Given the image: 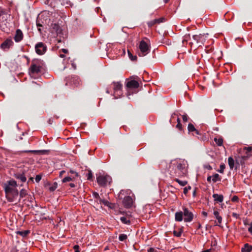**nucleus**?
Instances as JSON below:
<instances>
[{
	"label": "nucleus",
	"mask_w": 252,
	"mask_h": 252,
	"mask_svg": "<svg viewBox=\"0 0 252 252\" xmlns=\"http://www.w3.org/2000/svg\"><path fill=\"white\" fill-rule=\"evenodd\" d=\"M187 161L185 160L174 161L171 163L170 174L173 176H184L187 173Z\"/></svg>",
	"instance_id": "obj_1"
},
{
	"label": "nucleus",
	"mask_w": 252,
	"mask_h": 252,
	"mask_svg": "<svg viewBox=\"0 0 252 252\" xmlns=\"http://www.w3.org/2000/svg\"><path fill=\"white\" fill-rule=\"evenodd\" d=\"M12 16L10 14L0 10V28L3 32H7L10 27Z\"/></svg>",
	"instance_id": "obj_2"
},
{
	"label": "nucleus",
	"mask_w": 252,
	"mask_h": 252,
	"mask_svg": "<svg viewBox=\"0 0 252 252\" xmlns=\"http://www.w3.org/2000/svg\"><path fill=\"white\" fill-rule=\"evenodd\" d=\"M207 34H201L194 35L192 36V40L189 43V44L191 48L196 49L197 47L201 46L205 43L206 38Z\"/></svg>",
	"instance_id": "obj_3"
},
{
	"label": "nucleus",
	"mask_w": 252,
	"mask_h": 252,
	"mask_svg": "<svg viewBox=\"0 0 252 252\" xmlns=\"http://www.w3.org/2000/svg\"><path fill=\"white\" fill-rule=\"evenodd\" d=\"M147 41L144 40H141L138 45V48L139 50L138 55L140 57H144L147 55L150 51V43L149 40L146 38Z\"/></svg>",
	"instance_id": "obj_4"
},
{
	"label": "nucleus",
	"mask_w": 252,
	"mask_h": 252,
	"mask_svg": "<svg viewBox=\"0 0 252 252\" xmlns=\"http://www.w3.org/2000/svg\"><path fill=\"white\" fill-rule=\"evenodd\" d=\"M96 176L97 182L100 186L105 187L112 182L111 177L108 175L99 173L97 174Z\"/></svg>",
	"instance_id": "obj_5"
},
{
	"label": "nucleus",
	"mask_w": 252,
	"mask_h": 252,
	"mask_svg": "<svg viewBox=\"0 0 252 252\" xmlns=\"http://www.w3.org/2000/svg\"><path fill=\"white\" fill-rule=\"evenodd\" d=\"M41 65L38 61H33L31 64L29 70V73L32 77H34V75L38 74L40 72Z\"/></svg>",
	"instance_id": "obj_6"
},
{
	"label": "nucleus",
	"mask_w": 252,
	"mask_h": 252,
	"mask_svg": "<svg viewBox=\"0 0 252 252\" xmlns=\"http://www.w3.org/2000/svg\"><path fill=\"white\" fill-rule=\"evenodd\" d=\"M17 183L14 180H10L8 182L7 184L5 185L4 190L5 195L11 193L13 192L17 191L18 190L16 189Z\"/></svg>",
	"instance_id": "obj_7"
},
{
	"label": "nucleus",
	"mask_w": 252,
	"mask_h": 252,
	"mask_svg": "<svg viewBox=\"0 0 252 252\" xmlns=\"http://www.w3.org/2000/svg\"><path fill=\"white\" fill-rule=\"evenodd\" d=\"M5 195L7 200L14 204H17L20 200V198L18 197V191L13 192Z\"/></svg>",
	"instance_id": "obj_8"
},
{
	"label": "nucleus",
	"mask_w": 252,
	"mask_h": 252,
	"mask_svg": "<svg viewBox=\"0 0 252 252\" xmlns=\"http://www.w3.org/2000/svg\"><path fill=\"white\" fill-rule=\"evenodd\" d=\"M113 87L115 97V98H118L122 94L121 90L122 85L119 82H114Z\"/></svg>",
	"instance_id": "obj_9"
},
{
	"label": "nucleus",
	"mask_w": 252,
	"mask_h": 252,
	"mask_svg": "<svg viewBox=\"0 0 252 252\" xmlns=\"http://www.w3.org/2000/svg\"><path fill=\"white\" fill-rule=\"evenodd\" d=\"M35 49L37 54L41 55L46 51V46L43 43L39 42L36 44Z\"/></svg>",
	"instance_id": "obj_10"
},
{
	"label": "nucleus",
	"mask_w": 252,
	"mask_h": 252,
	"mask_svg": "<svg viewBox=\"0 0 252 252\" xmlns=\"http://www.w3.org/2000/svg\"><path fill=\"white\" fill-rule=\"evenodd\" d=\"M183 215L184 216V221L185 222H190L192 220L193 218V215L189 211L187 208H183Z\"/></svg>",
	"instance_id": "obj_11"
},
{
	"label": "nucleus",
	"mask_w": 252,
	"mask_h": 252,
	"mask_svg": "<svg viewBox=\"0 0 252 252\" xmlns=\"http://www.w3.org/2000/svg\"><path fill=\"white\" fill-rule=\"evenodd\" d=\"M13 42L11 38L6 39L0 45V47L4 50H7L9 48L12 46Z\"/></svg>",
	"instance_id": "obj_12"
},
{
	"label": "nucleus",
	"mask_w": 252,
	"mask_h": 252,
	"mask_svg": "<svg viewBox=\"0 0 252 252\" xmlns=\"http://www.w3.org/2000/svg\"><path fill=\"white\" fill-rule=\"evenodd\" d=\"M133 203V199L129 196L125 197L123 201V205L126 208H129L132 207Z\"/></svg>",
	"instance_id": "obj_13"
},
{
	"label": "nucleus",
	"mask_w": 252,
	"mask_h": 252,
	"mask_svg": "<svg viewBox=\"0 0 252 252\" xmlns=\"http://www.w3.org/2000/svg\"><path fill=\"white\" fill-rule=\"evenodd\" d=\"M51 32H55L57 35H59L62 33V29L59 24L53 23L51 25Z\"/></svg>",
	"instance_id": "obj_14"
},
{
	"label": "nucleus",
	"mask_w": 252,
	"mask_h": 252,
	"mask_svg": "<svg viewBox=\"0 0 252 252\" xmlns=\"http://www.w3.org/2000/svg\"><path fill=\"white\" fill-rule=\"evenodd\" d=\"M23 38V34L21 30L17 29L16 31L15 35L14 37V39L15 42H20Z\"/></svg>",
	"instance_id": "obj_15"
},
{
	"label": "nucleus",
	"mask_w": 252,
	"mask_h": 252,
	"mask_svg": "<svg viewBox=\"0 0 252 252\" xmlns=\"http://www.w3.org/2000/svg\"><path fill=\"white\" fill-rule=\"evenodd\" d=\"M165 21L164 17H161L158 19H156L148 22L147 24L149 27H151L156 24H159Z\"/></svg>",
	"instance_id": "obj_16"
},
{
	"label": "nucleus",
	"mask_w": 252,
	"mask_h": 252,
	"mask_svg": "<svg viewBox=\"0 0 252 252\" xmlns=\"http://www.w3.org/2000/svg\"><path fill=\"white\" fill-rule=\"evenodd\" d=\"M126 87L130 89L137 88L139 87V83L135 80H130L127 82Z\"/></svg>",
	"instance_id": "obj_17"
},
{
	"label": "nucleus",
	"mask_w": 252,
	"mask_h": 252,
	"mask_svg": "<svg viewBox=\"0 0 252 252\" xmlns=\"http://www.w3.org/2000/svg\"><path fill=\"white\" fill-rule=\"evenodd\" d=\"M130 218L131 216L126 215V216L122 217L120 218V220L124 224H130Z\"/></svg>",
	"instance_id": "obj_18"
},
{
	"label": "nucleus",
	"mask_w": 252,
	"mask_h": 252,
	"mask_svg": "<svg viewBox=\"0 0 252 252\" xmlns=\"http://www.w3.org/2000/svg\"><path fill=\"white\" fill-rule=\"evenodd\" d=\"M36 26L37 27L38 31L41 33L42 28L45 26V24L43 21H41V19L39 16L38 17L36 20Z\"/></svg>",
	"instance_id": "obj_19"
},
{
	"label": "nucleus",
	"mask_w": 252,
	"mask_h": 252,
	"mask_svg": "<svg viewBox=\"0 0 252 252\" xmlns=\"http://www.w3.org/2000/svg\"><path fill=\"white\" fill-rule=\"evenodd\" d=\"M14 176L17 179L19 180L22 183L26 181L27 179L24 173H16L15 174Z\"/></svg>",
	"instance_id": "obj_20"
},
{
	"label": "nucleus",
	"mask_w": 252,
	"mask_h": 252,
	"mask_svg": "<svg viewBox=\"0 0 252 252\" xmlns=\"http://www.w3.org/2000/svg\"><path fill=\"white\" fill-rule=\"evenodd\" d=\"M213 197L214 198V200L217 202H222L223 200V196L221 194H214Z\"/></svg>",
	"instance_id": "obj_21"
},
{
	"label": "nucleus",
	"mask_w": 252,
	"mask_h": 252,
	"mask_svg": "<svg viewBox=\"0 0 252 252\" xmlns=\"http://www.w3.org/2000/svg\"><path fill=\"white\" fill-rule=\"evenodd\" d=\"M183 213L182 212H177L175 214V220L177 221H181L183 220Z\"/></svg>",
	"instance_id": "obj_22"
},
{
	"label": "nucleus",
	"mask_w": 252,
	"mask_h": 252,
	"mask_svg": "<svg viewBox=\"0 0 252 252\" xmlns=\"http://www.w3.org/2000/svg\"><path fill=\"white\" fill-rule=\"evenodd\" d=\"M252 250V246L248 244H246L242 248V252H251Z\"/></svg>",
	"instance_id": "obj_23"
},
{
	"label": "nucleus",
	"mask_w": 252,
	"mask_h": 252,
	"mask_svg": "<svg viewBox=\"0 0 252 252\" xmlns=\"http://www.w3.org/2000/svg\"><path fill=\"white\" fill-rule=\"evenodd\" d=\"M188 129L189 132L194 131L196 134H199V131L194 127L192 124L190 123L188 125Z\"/></svg>",
	"instance_id": "obj_24"
},
{
	"label": "nucleus",
	"mask_w": 252,
	"mask_h": 252,
	"mask_svg": "<svg viewBox=\"0 0 252 252\" xmlns=\"http://www.w3.org/2000/svg\"><path fill=\"white\" fill-rule=\"evenodd\" d=\"M214 215L215 216L216 219L218 220V221L219 224L221 223L222 221V218L220 216L219 213L217 211H214Z\"/></svg>",
	"instance_id": "obj_25"
},
{
	"label": "nucleus",
	"mask_w": 252,
	"mask_h": 252,
	"mask_svg": "<svg viewBox=\"0 0 252 252\" xmlns=\"http://www.w3.org/2000/svg\"><path fill=\"white\" fill-rule=\"evenodd\" d=\"M30 233L29 230H25V231H18L16 232V233L17 234L20 235V236H22L23 237H26Z\"/></svg>",
	"instance_id": "obj_26"
},
{
	"label": "nucleus",
	"mask_w": 252,
	"mask_h": 252,
	"mask_svg": "<svg viewBox=\"0 0 252 252\" xmlns=\"http://www.w3.org/2000/svg\"><path fill=\"white\" fill-rule=\"evenodd\" d=\"M190 39V35L189 34H186L184 37L183 39L182 40L183 44L184 46H185L186 44H187L188 41Z\"/></svg>",
	"instance_id": "obj_27"
},
{
	"label": "nucleus",
	"mask_w": 252,
	"mask_h": 252,
	"mask_svg": "<svg viewBox=\"0 0 252 252\" xmlns=\"http://www.w3.org/2000/svg\"><path fill=\"white\" fill-rule=\"evenodd\" d=\"M228 162L230 168L232 169L234 166V160L233 158L232 157H229L228 158Z\"/></svg>",
	"instance_id": "obj_28"
},
{
	"label": "nucleus",
	"mask_w": 252,
	"mask_h": 252,
	"mask_svg": "<svg viewBox=\"0 0 252 252\" xmlns=\"http://www.w3.org/2000/svg\"><path fill=\"white\" fill-rule=\"evenodd\" d=\"M74 176H68L67 177L64 178L62 180V182L63 183H65L67 182L72 181L74 180Z\"/></svg>",
	"instance_id": "obj_29"
},
{
	"label": "nucleus",
	"mask_w": 252,
	"mask_h": 252,
	"mask_svg": "<svg viewBox=\"0 0 252 252\" xmlns=\"http://www.w3.org/2000/svg\"><path fill=\"white\" fill-rule=\"evenodd\" d=\"M212 177V181L214 183H216L217 181H220V176L218 174H217V173L215 174Z\"/></svg>",
	"instance_id": "obj_30"
},
{
	"label": "nucleus",
	"mask_w": 252,
	"mask_h": 252,
	"mask_svg": "<svg viewBox=\"0 0 252 252\" xmlns=\"http://www.w3.org/2000/svg\"><path fill=\"white\" fill-rule=\"evenodd\" d=\"M214 141H215L216 143L217 144L218 146H220L223 144V139L222 138H215Z\"/></svg>",
	"instance_id": "obj_31"
},
{
	"label": "nucleus",
	"mask_w": 252,
	"mask_h": 252,
	"mask_svg": "<svg viewBox=\"0 0 252 252\" xmlns=\"http://www.w3.org/2000/svg\"><path fill=\"white\" fill-rule=\"evenodd\" d=\"M175 181L177 182L179 185L183 187L186 186L188 183L187 181H181L177 178H176L175 179Z\"/></svg>",
	"instance_id": "obj_32"
},
{
	"label": "nucleus",
	"mask_w": 252,
	"mask_h": 252,
	"mask_svg": "<svg viewBox=\"0 0 252 252\" xmlns=\"http://www.w3.org/2000/svg\"><path fill=\"white\" fill-rule=\"evenodd\" d=\"M105 206H108L109 208H112V204L109 202L108 201L103 199L102 202Z\"/></svg>",
	"instance_id": "obj_33"
},
{
	"label": "nucleus",
	"mask_w": 252,
	"mask_h": 252,
	"mask_svg": "<svg viewBox=\"0 0 252 252\" xmlns=\"http://www.w3.org/2000/svg\"><path fill=\"white\" fill-rule=\"evenodd\" d=\"M127 239V235L125 234H121L119 235V239L120 241H124Z\"/></svg>",
	"instance_id": "obj_34"
},
{
	"label": "nucleus",
	"mask_w": 252,
	"mask_h": 252,
	"mask_svg": "<svg viewBox=\"0 0 252 252\" xmlns=\"http://www.w3.org/2000/svg\"><path fill=\"white\" fill-rule=\"evenodd\" d=\"M26 195H27V191L24 189H22L20 192V198H19L21 199V198H23Z\"/></svg>",
	"instance_id": "obj_35"
},
{
	"label": "nucleus",
	"mask_w": 252,
	"mask_h": 252,
	"mask_svg": "<svg viewBox=\"0 0 252 252\" xmlns=\"http://www.w3.org/2000/svg\"><path fill=\"white\" fill-rule=\"evenodd\" d=\"M128 55L129 58V59L132 61H135L137 59L136 56H133L129 51H128Z\"/></svg>",
	"instance_id": "obj_36"
},
{
	"label": "nucleus",
	"mask_w": 252,
	"mask_h": 252,
	"mask_svg": "<svg viewBox=\"0 0 252 252\" xmlns=\"http://www.w3.org/2000/svg\"><path fill=\"white\" fill-rule=\"evenodd\" d=\"M225 165L224 164H221L220 167V169L218 170V172L220 173H223L225 169Z\"/></svg>",
	"instance_id": "obj_37"
},
{
	"label": "nucleus",
	"mask_w": 252,
	"mask_h": 252,
	"mask_svg": "<svg viewBox=\"0 0 252 252\" xmlns=\"http://www.w3.org/2000/svg\"><path fill=\"white\" fill-rule=\"evenodd\" d=\"M177 121L178 122V124L177 125H176V127L177 128H178L180 130H181L182 129V125L180 123V119L179 118H178L177 119Z\"/></svg>",
	"instance_id": "obj_38"
},
{
	"label": "nucleus",
	"mask_w": 252,
	"mask_h": 252,
	"mask_svg": "<svg viewBox=\"0 0 252 252\" xmlns=\"http://www.w3.org/2000/svg\"><path fill=\"white\" fill-rule=\"evenodd\" d=\"M57 188V184L56 183H55L54 184V185H53L52 187H50L49 188V189L51 191H53L55 190L56 188Z\"/></svg>",
	"instance_id": "obj_39"
},
{
	"label": "nucleus",
	"mask_w": 252,
	"mask_h": 252,
	"mask_svg": "<svg viewBox=\"0 0 252 252\" xmlns=\"http://www.w3.org/2000/svg\"><path fill=\"white\" fill-rule=\"evenodd\" d=\"M80 81V79L78 77H75L74 79L73 83L77 86L79 84Z\"/></svg>",
	"instance_id": "obj_40"
},
{
	"label": "nucleus",
	"mask_w": 252,
	"mask_h": 252,
	"mask_svg": "<svg viewBox=\"0 0 252 252\" xmlns=\"http://www.w3.org/2000/svg\"><path fill=\"white\" fill-rule=\"evenodd\" d=\"M69 172L72 175L71 176H74V178L78 176V174L75 171L70 170Z\"/></svg>",
	"instance_id": "obj_41"
},
{
	"label": "nucleus",
	"mask_w": 252,
	"mask_h": 252,
	"mask_svg": "<svg viewBox=\"0 0 252 252\" xmlns=\"http://www.w3.org/2000/svg\"><path fill=\"white\" fill-rule=\"evenodd\" d=\"M93 196L95 200L97 199L100 197L99 194L96 192H94L93 193Z\"/></svg>",
	"instance_id": "obj_42"
},
{
	"label": "nucleus",
	"mask_w": 252,
	"mask_h": 252,
	"mask_svg": "<svg viewBox=\"0 0 252 252\" xmlns=\"http://www.w3.org/2000/svg\"><path fill=\"white\" fill-rule=\"evenodd\" d=\"M191 189V187L190 186H188V187H185L184 189V194H186L188 191L189 190H190Z\"/></svg>",
	"instance_id": "obj_43"
},
{
	"label": "nucleus",
	"mask_w": 252,
	"mask_h": 252,
	"mask_svg": "<svg viewBox=\"0 0 252 252\" xmlns=\"http://www.w3.org/2000/svg\"><path fill=\"white\" fill-rule=\"evenodd\" d=\"M41 179V176L40 175H37L36 176L35 180L36 182L38 183Z\"/></svg>",
	"instance_id": "obj_44"
},
{
	"label": "nucleus",
	"mask_w": 252,
	"mask_h": 252,
	"mask_svg": "<svg viewBox=\"0 0 252 252\" xmlns=\"http://www.w3.org/2000/svg\"><path fill=\"white\" fill-rule=\"evenodd\" d=\"M231 200L234 202H237L239 200V198L237 196L235 195L232 197Z\"/></svg>",
	"instance_id": "obj_45"
},
{
	"label": "nucleus",
	"mask_w": 252,
	"mask_h": 252,
	"mask_svg": "<svg viewBox=\"0 0 252 252\" xmlns=\"http://www.w3.org/2000/svg\"><path fill=\"white\" fill-rule=\"evenodd\" d=\"M79 247L78 245H75L73 247V249L75 251V252H80V251L79 250Z\"/></svg>",
	"instance_id": "obj_46"
},
{
	"label": "nucleus",
	"mask_w": 252,
	"mask_h": 252,
	"mask_svg": "<svg viewBox=\"0 0 252 252\" xmlns=\"http://www.w3.org/2000/svg\"><path fill=\"white\" fill-rule=\"evenodd\" d=\"M103 199H102L101 198H100V197H99L97 199H96L95 201L98 203V204H102V201H103Z\"/></svg>",
	"instance_id": "obj_47"
},
{
	"label": "nucleus",
	"mask_w": 252,
	"mask_h": 252,
	"mask_svg": "<svg viewBox=\"0 0 252 252\" xmlns=\"http://www.w3.org/2000/svg\"><path fill=\"white\" fill-rule=\"evenodd\" d=\"M183 120L184 122H187L188 121V116L187 115H183L182 116Z\"/></svg>",
	"instance_id": "obj_48"
},
{
	"label": "nucleus",
	"mask_w": 252,
	"mask_h": 252,
	"mask_svg": "<svg viewBox=\"0 0 252 252\" xmlns=\"http://www.w3.org/2000/svg\"><path fill=\"white\" fill-rule=\"evenodd\" d=\"M174 234L175 236H177V237H180L181 236V232H176V231H174Z\"/></svg>",
	"instance_id": "obj_49"
},
{
	"label": "nucleus",
	"mask_w": 252,
	"mask_h": 252,
	"mask_svg": "<svg viewBox=\"0 0 252 252\" xmlns=\"http://www.w3.org/2000/svg\"><path fill=\"white\" fill-rule=\"evenodd\" d=\"M93 175L91 172H89L88 175V179L91 180V179L92 178Z\"/></svg>",
	"instance_id": "obj_50"
},
{
	"label": "nucleus",
	"mask_w": 252,
	"mask_h": 252,
	"mask_svg": "<svg viewBox=\"0 0 252 252\" xmlns=\"http://www.w3.org/2000/svg\"><path fill=\"white\" fill-rule=\"evenodd\" d=\"M248 231L252 233V222L250 224V227L248 228Z\"/></svg>",
	"instance_id": "obj_51"
},
{
	"label": "nucleus",
	"mask_w": 252,
	"mask_h": 252,
	"mask_svg": "<svg viewBox=\"0 0 252 252\" xmlns=\"http://www.w3.org/2000/svg\"><path fill=\"white\" fill-rule=\"evenodd\" d=\"M38 151H36V150H29V151H26L25 152H28V153H37Z\"/></svg>",
	"instance_id": "obj_52"
},
{
	"label": "nucleus",
	"mask_w": 252,
	"mask_h": 252,
	"mask_svg": "<svg viewBox=\"0 0 252 252\" xmlns=\"http://www.w3.org/2000/svg\"><path fill=\"white\" fill-rule=\"evenodd\" d=\"M211 179H212V177L209 176L207 177V180L208 182H210L211 181Z\"/></svg>",
	"instance_id": "obj_53"
},
{
	"label": "nucleus",
	"mask_w": 252,
	"mask_h": 252,
	"mask_svg": "<svg viewBox=\"0 0 252 252\" xmlns=\"http://www.w3.org/2000/svg\"><path fill=\"white\" fill-rule=\"evenodd\" d=\"M247 150V151L250 152H251L252 150V147H247V148H246Z\"/></svg>",
	"instance_id": "obj_54"
},
{
	"label": "nucleus",
	"mask_w": 252,
	"mask_h": 252,
	"mask_svg": "<svg viewBox=\"0 0 252 252\" xmlns=\"http://www.w3.org/2000/svg\"><path fill=\"white\" fill-rule=\"evenodd\" d=\"M69 185L70 187V188H74L75 187V185L74 183H70Z\"/></svg>",
	"instance_id": "obj_55"
},
{
	"label": "nucleus",
	"mask_w": 252,
	"mask_h": 252,
	"mask_svg": "<svg viewBox=\"0 0 252 252\" xmlns=\"http://www.w3.org/2000/svg\"><path fill=\"white\" fill-rule=\"evenodd\" d=\"M202 214L205 217L207 216V213L206 212H202Z\"/></svg>",
	"instance_id": "obj_56"
},
{
	"label": "nucleus",
	"mask_w": 252,
	"mask_h": 252,
	"mask_svg": "<svg viewBox=\"0 0 252 252\" xmlns=\"http://www.w3.org/2000/svg\"><path fill=\"white\" fill-rule=\"evenodd\" d=\"M62 51L64 53H66L67 52V50L66 49H63Z\"/></svg>",
	"instance_id": "obj_57"
},
{
	"label": "nucleus",
	"mask_w": 252,
	"mask_h": 252,
	"mask_svg": "<svg viewBox=\"0 0 252 252\" xmlns=\"http://www.w3.org/2000/svg\"><path fill=\"white\" fill-rule=\"evenodd\" d=\"M65 173V171H62L61 172H60V175L61 176L63 173Z\"/></svg>",
	"instance_id": "obj_58"
},
{
	"label": "nucleus",
	"mask_w": 252,
	"mask_h": 252,
	"mask_svg": "<svg viewBox=\"0 0 252 252\" xmlns=\"http://www.w3.org/2000/svg\"><path fill=\"white\" fill-rule=\"evenodd\" d=\"M210 250H205L204 251H203V252H210Z\"/></svg>",
	"instance_id": "obj_59"
},
{
	"label": "nucleus",
	"mask_w": 252,
	"mask_h": 252,
	"mask_svg": "<svg viewBox=\"0 0 252 252\" xmlns=\"http://www.w3.org/2000/svg\"><path fill=\"white\" fill-rule=\"evenodd\" d=\"M60 57H61V58H63V57H64V55H63V54H61V55H60Z\"/></svg>",
	"instance_id": "obj_60"
},
{
	"label": "nucleus",
	"mask_w": 252,
	"mask_h": 252,
	"mask_svg": "<svg viewBox=\"0 0 252 252\" xmlns=\"http://www.w3.org/2000/svg\"><path fill=\"white\" fill-rule=\"evenodd\" d=\"M201 224H199L198 226V229H200V228H201Z\"/></svg>",
	"instance_id": "obj_61"
},
{
	"label": "nucleus",
	"mask_w": 252,
	"mask_h": 252,
	"mask_svg": "<svg viewBox=\"0 0 252 252\" xmlns=\"http://www.w3.org/2000/svg\"><path fill=\"white\" fill-rule=\"evenodd\" d=\"M124 192V191L122 190L121 191L120 193L121 194H123Z\"/></svg>",
	"instance_id": "obj_62"
},
{
	"label": "nucleus",
	"mask_w": 252,
	"mask_h": 252,
	"mask_svg": "<svg viewBox=\"0 0 252 252\" xmlns=\"http://www.w3.org/2000/svg\"><path fill=\"white\" fill-rule=\"evenodd\" d=\"M164 1L165 3H166L169 1V0H164Z\"/></svg>",
	"instance_id": "obj_63"
},
{
	"label": "nucleus",
	"mask_w": 252,
	"mask_h": 252,
	"mask_svg": "<svg viewBox=\"0 0 252 252\" xmlns=\"http://www.w3.org/2000/svg\"><path fill=\"white\" fill-rule=\"evenodd\" d=\"M106 93H107V94H109V93H110L109 91L108 90H107L106 91Z\"/></svg>",
	"instance_id": "obj_64"
}]
</instances>
